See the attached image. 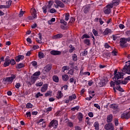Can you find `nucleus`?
<instances>
[{
  "label": "nucleus",
  "instance_id": "obj_15",
  "mask_svg": "<svg viewBox=\"0 0 130 130\" xmlns=\"http://www.w3.org/2000/svg\"><path fill=\"white\" fill-rule=\"evenodd\" d=\"M117 84L119 85H126L127 84L128 82L125 80V79H124V80H119L116 82Z\"/></svg>",
  "mask_w": 130,
  "mask_h": 130
},
{
  "label": "nucleus",
  "instance_id": "obj_3",
  "mask_svg": "<svg viewBox=\"0 0 130 130\" xmlns=\"http://www.w3.org/2000/svg\"><path fill=\"white\" fill-rule=\"evenodd\" d=\"M125 63L127 64H125L122 68L123 71V72H125L127 75H130V60L126 61Z\"/></svg>",
  "mask_w": 130,
  "mask_h": 130
},
{
  "label": "nucleus",
  "instance_id": "obj_53",
  "mask_svg": "<svg viewBox=\"0 0 130 130\" xmlns=\"http://www.w3.org/2000/svg\"><path fill=\"white\" fill-rule=\"evenodd\" d=\"M52 22H55V18H52L51 20L49 21L48 22V23L50 25H51V23H52Z\"/></svg>",
  "mask_w": 130,
  "mask_h": 130
},
{
  "label": "nucleus",
  "instance_id": "obj_7",
  "mask_svg": "<svg viewBox=\"0 0 130 130\" xmlns=\"http://www.w3.org/2000/svg\"><path fill=\"white\" fill-rule=\"evenodd\" d=\"M104 128L106 130H114V126L112 123H108L105 124Z\"/></svg>",
  "mask_w": 130,
  "mask_h": 130
},
{
  "label": "nucleus",
  "instance_id": "obj_34",
  "mask_svg": "<svg viewBox=\"0 0 130 130\" xmlns=\"http://www.w3.org/2000/svg\"><path fill=\"white\" fill-rule=\"evenodd\" d=\"M116 89L118 91H120V92H124V90H123V89H122V88H121V87H120V85H117Z\"/></svg>",
  "mask_w": 130,
  "mask_h": 130
},
{
  "label": "nucleus",
  "instance_id": "obj_38",
  "mask_svg": "<svg viewBox=\"0 0 130 130\" xmlns=\"http://www.w3.org/2000/svg\"><path fill=\"white\" fill-rule=\"evenodd\" d=\"M39 57L41 59L42 58H44V54L42 52H39L38 54Z\"/></svg>",
  "mask_w": 130,
  "mask_h": 130
},
{
  "label": "nucleus",
  "instance_id": "obj_42",
  "mask_svg": "<svg viewBox=\"0 0 130 130\" xmlns=\"http://www.w3.org/2000/svg\"><path fill=\"white\" fill-rule=\"evenodd\" d=\"M70 19V13H66L65 14V21H69Z\"/></svg>",
  "mask_w": 130,
  "mask_h": 130
},
{
  "label": "nucleus",
  "instance_id": "obj_39",
  "mask_svg": "<svg viewBox=\"0 0 130 130\" xmlns=\"http://www.w3.org/2000/svg\"><path fill=\"white\" fill-rule=\"evenodd\" d=\"M42 10L44 14H46L47 13V7L46 6H44L42 7Z\"/></svg>",
  "mask_w": 130,
  "mask_h": 130
},
{
  "label": "nucleus",
  "instance_id": "obj_35",
  "mask_svg": "<svg viewBox=\"0 0 130 130\" xmlns=\"http://www.w3.org/2000/svg\"><path fill=\"white\" fill-rule=\"evenodd\" d=\"M72 59L73 61H77V60H78V56H77V54H73L72 55Z\"/></svg>",
  "mask_w": 130,
  "mask_h": 130
},
{
  "label": "nucleus",
  "instance_id": "obj_37",
  "mask_svg": "<svg viewBox=\"0 0 130 130\" xmlns=\"http://www.w3.org/2000/svg\"><path fill=\"white\" fill-rule=\"evenodd\" d=\"M41 75V72L40 71H37L35 72L33 75V77H39V76H40Z\"/></svg>",
  "mask_w": 130,
  "mask_h": 130
},
{
  "label": "nucleus",
  "instance_id": "obj_43",
  "mask_svg": "<svg viewBox=\"0 0 130 130\" xmlns=\"http://www.w3.org/2000/svg\"><path fill=\"white\" fill-rule=\"evenodd\" d=\"M60 23H61V24H63V25H64V26H67V25H68V22H67L66 21H64V19H61L60 20Z\"/></svg>",
  "mask_w": 130,
  "mask_h": 130
},
{
  "label": "nucleus",
  "instance_id": "obj_55",
  "mask_svg": "<svg viewBox=\"0 0 130 130\" xmlns=\"http://www.w3.org/2000/svg\"><path fill=\"white\" fill-rule=\"evenodd\" d=\"M67 124L70 127H73V126H74V124L72 122H68Z\"/></svg>",
  "mask_w": 130,
  "mask_h": 130
},
{
  "label": "nucleus",
  "instance_id": "obj_23",
  "mask_svg": "<svg viewBox=\"0 0 130 130\" xmlns=\"http://www.w3.org/2000/svg\"><path fill=\"white\" fill-rule=\"evenodd\" d=\"M83 117H84V115H83L82 113H79L77 116V118L79 121H82Z\"/></svg>",
  "mask_w": 130,
  "mask_h": 130
},
{
  "label": "nucleus",
  "instance_id": "obj_60",
  "mask_svg": "<svg viewBox=\"0 0 130 130\" xmlns=\"http://www.w3.org/2000/svg\"><path fill=\"white\" fill-rule=\"evenodd\" d=\"M112 55L114 56H116L117 55V51L114 50L112 52Z\"/></svg>",
  "mask_w": 130,
  "mask_h": 130
},
{
  "label": "nucleus",
  "instance_id": "obj_36",
  "mask_svg": "<svg viewBox=\"0 0 130 130\" xmlns=\"http://www.w3.org/2000/svg\"><path fill=\"white\" fill-rule=\"evenodd\" d=\"M33 107V105L30 103H28L26 105V108L27 109H29L30 108H32Z\"/></svg>",
  "mask_w": 130,
  "mask_h": 130
},
{
  "label": "nucleus",
  "instance_id": "obj_61",
  "mask_svg": "<svg viewBox=\"0 0 130 130\" xmlns=\"http://www.w3.org/2000/svg\"><path fill=\"white\" fill-rule=\"evenodd\" d=\"M20 87H21V83H17L15 85V88H16V89H19Z\"/></svg>",
  "mask_w": 130,
  "mask_h": 130
},
{
  "label": "nucleus",
  "instance_id": "obj_63",
  "mask_svg": "<svg viewBox=\"0 0 130 130\" xmlns=\"http://www.w3.org/2000/svg\"><path fill=\"white\" fill-rule=\"evenodd\" d=\"M105 47L106 48H111V47L109 45V44H108V43H106L105 44V45H104Z\"/></svg>",
  "mask_w": 130,
  "mask_h": 130
},
{
  "label": "nucleus",
  "instance_id": "obj_30",
  "mask_svg": "<svg viewBox=\"0 0 130 130\" xmlns=\"http://www.w3.org/2000/svg\"><path fill=\"white\" fill-rule=\"evenodd\" d=\"M83 42L85 44L87 45V46H90V45H91V43L90 42V40L89 39H86L84 40Z\"/></svg>",
  "mask_w": 130,
  "mask_h": 130
},
{
  "label": "nucleus",
  "instance_id": "obj_58",
  "mask_svg": "<svg viewBox=\"0 0 130 130\" xmlns=\"http://www.w3.org/2000/svg\"><path fill=\"white\" fill-rule=\"evenodd\" d=\"M24 12H25V11H21L19 12L18 16L20 18H21V17H23V15H24Z\"/></svg>",
  "mask_w": 130,
  "mask_h": 130
},
{
  "label": "nucleus",
  "instance_id": "obj_1",
  "mask_svg": "<svg viewBox=\"0 0 130 130\" xmlns=\"http://www.w3.org/2000/svg\"><path fill=\"white\" fill-rule=\"evenodd\" d=\"M126 74L125 72H123V69H122L121 72H117V70H116L114 73L113 81H119L120 79H123V76Z\"/></svg>",
  "mask_w": 130,
  "mask_h": 130
},
{
  "label": "nucleus",
  "instance_id": "obj_51",
  "mask_svg": "<svg viewBox=\"0 0 130 130\" xmlns=\"http://www.w3.org/2000/svg\"><path fill=\"white\" fill-rule=\"evenodd\" d=\"M78 109H80V107L78 106L71 108L72 111H75V110H78Z\"/></svg>",
  "mask_w": 130,
  "mask_h": 130
},
{
  "label": "nucleus",
  "instance_id": "obj_49",
  "mask_svg": "<svg viewBox=\"0 0 130 130\" xmlns=\"http://www.w3.org/2000/svg\"><path fill=\"white\" fill-rule=\"evenodd\" d=\"M112 32V30L109 28H106L105 31H104V33H111Z\"/></svg>",
  "mask_w": 130,
  "mask_h": 130
},
{
  "label": "nucleus",
  "instance_id": "obj_50",
  "mask_svg": "<svg viewBox=\"0 0 130 130\" xmlns=\"http://www.w3.org/2000/svg\"><path fill=\"white\" fill-rule=\"evenodd\" d=\"M105 85V83L103 82L102 81H101L99 83V87H103Z\"/></svg>",
  "mask_w": 130,
  "mask_h": 130
},
{
  "label": "nucleus",
  "instance_id": "obj_27",
  "mask_svg": "<svg viewBox=\"0 0 130 130\" xmlns=\"http://www.w3.org/2000/svg\"><path fill=\"white\" fill-rule=\"evenodd\" d=\"M31 15L35 19H37V13H36V10L35 9L32 10Z\"/></svg>",
  "mask_w": 130,
  "mask_h": 130
},
{
  "label": "nucleus",
  "instance_id": "obj_20",
  "mask_svg": "<svg viewBox=\"0 0 130 130\" xmlns=\"http://www.w3.org/2000/svg\"><path fill=\"white\" fill-rule=\"evenodd\" d=\"M112 119H113V115L110 114L108 115L107 117V122L108 123H111V121H112Z\"/></svg>",
  "mask_w": 130,
  "mask_h": 130
},
{
  "label": "nucleus",
  "instance_id": "obj_57",
  "mask_svg": "<svg viewBox=\"0 0 130 130\" xmlns=\"http://www.w3.org/2000/svg\"><path fill=\"white\" fill-rule=\"evenodd\" d=\"M93 84H94V81H93L92 80H90L88 81V86H91V85H93Z\"/></svg>",
  "mask_w": 130,
  "mask_h": 130
},
{
  "label": "nucleus",
  "instance_id": "obj_41",
  "mask_svg": "<svg viewBox=\"0 0 130 130\" xmlns=\"http://www.w3.org/2000/svg\"><path fill=\"white\" fill-rule=\"evenodd\" d=\"M51 93H52L51 91L50 90L47 91V92L45 94V97H48V96H50V95L51 94Z\"/></svg>",
  "mask_w": 130,
  "mask_h": 130
},
{
  "label": "nucleus",
  "instance_id": "obj_13",
  "mask_svg": "<svg viewBox=\"0 0 130 130\" xmlns=\"http://www.w3.org/2000/svg\"><path fill=\"white\" fill-rule=\"evenodd\" d=\"M120 1L119 0H113L112 1V3L110 4V5H111L112 8L113 7H116L117 6H118L119 5Z\"/></svg>",
  "mask_w": 130,
  "mask_h": 130
},
{
  "label": "nucleus",
  "instance_id": "obj_59",
  "mask_svg": "<svg viewBox=\"0 0 130 130\" xmlns=\"http://www.w3.org/2000/svg\"><path fill=\"white\" fill-rule=\"evenodd\" d=\"M56 10L53 8L51 9L50 10V13H51V14H54V13H56Z\"/></svg>",
  "mask_w": 130,
  "mask_h": 130
},
{
  "label": "nucleus",
  "instance_id": "obj_32",
  "mask_svg": "<svg viewBox=\"0 0 130 130\" xmlns=\"http://www.w3.org/2000/svg\"><path fill=\"white\" fill-rule=\"evenodd\" d=\"M69 69H70V68H69V66H63L62 68V71H61V72H62V73H64V72H66V71H69Z\"/></svg>",
  "mask_w": 130,
  "mask_h": 130
},
{
  "label": "nucleus",
  "instance_id": "obj_46",
  "mask_svg": "<svg viewBox=\"0 0 130 130\" xmlns=\"http://www.w3.org/2000/svg\"><path fill=\"white\" fill-rule=\"evenodd\" d=\"M43 96V94L38 92L37 93V94L35 95L36 98H39V97H41Z\"/></svg>",
  "mask_w": 130,
  "mask_h": 130
},
{
  "label": "nucleus",
  "instance_id": "obj_2",
  "mask_svg": "<svg viewBox=\"0 0 130 130\" xmlns=\"http://www.w3.org/2000/svg\"><path fill=\"white\" fill-rule=\"evenodd\" d=\"M17 78V76L16 75H12L11 77H8L4 78L3 79V82L5 85H7V84L12 83V82L14 81V80Z\"/></svg>",
  "mask_w": 130,
  "mask_h": 130
},
{
  "label": "nucleus",
  "instance_id": "obj_6",
  "mask_svg": "<svg viewBox=\"0 0 130 130\" xmlns=\"http://www.w3.org/2000/svg\"><path fill=\"white\" fill-rule=\"evenodd\" d=\"M122 119H128L130 118V112L125 111L121 115Z\"/></svg>",
  "mask_w": 130,
  "mask_h": 130
},
{
  "label": "nucleus",
  "instance_id": "obj_19",
  "mask_svg": "<svg viewBox=\"0 0 130 130\" xmlns=\"http://www.w3.org/2000/svg\"><path fill=\"white\" fill-rule=\"evenodd\" d=\"M114 81H112L110 83V85L111 87L113 88L114 90H115V87H114L115 86V85H116V86H118L119 84H117L116 83L118 80H114Z\"/></svg>",
  "mask_w": 130,
  "mask_h": 130
},
{
  "label": "nucleus",
  "instance_id": "obj_22",
  "mask_svg": "<svg viewBox=\"0 0 130 130\" xmlns=\"http://www.w3.org/2000/svg\"><path fill=\"white\" fill-rule=\"evenodd\" d=\"M69 79H70L69 75L67 74H64L62 76V80L64 81V82H67V81L69 80Z\"/></svg>",
  "mask_w": 130,
  "mask_h": 130
},
{
  "label": "nucleus",
  "instance_id": "obj_48",
  "mask_svg": "<svg viewBox=\"0 0 130 130\" xmlns=\"http://www.w3.org/2000/svg\"><path fill=\"white\" fill-rule=\"evenodd\" d=\"M75 21H76V18H75V17H71L70 18L69 23H71L72 24H73L75 23Z\"/></svg>",
  "mask_w": 130,
  "mask_h": 130
},
{
  "label": "nucleus",
  "instance_id": "obj_45",
  "mask_svg": "<svg viewBox=\"0 0 130 130\" xmlns=\"http://www.w3.org/2000/svg\"><path fill=\"white\" fill-rule=\"evenodd\" d=\"M52 5H53V2H52V1H49L48 5H47L48 8H49V9H51Z\"/></svg>",
  "mask_w": 130,
  "mask_h": 130
},
{
  "label": "nucleus",
  "instance_id": "obj_12",
  "mask_svg": "<svg viewBox=\"0 0 130 130\" xmlns=\"http://www.w3.org/2000/svg\"><path fill=\"white\" fill-rule=\"evenodd\" d=\"M47 89H48V84L47 83L44 84L41 88V91L44 93V92H46Z\"/></svg>",
  "mask_w": 130,
  "mask_h": 130
},
{
  "label": "nucleus",
  "instance_id": "obj_54",
  "mask_svg": "<svg viewBox=\"0 0 130 130\" xmlns=\"http://www.w3.org/2000/svg\"><path fill=\"white\" fill-rule=\"evenodd\" d=\"M70 101H71L70 100L69 98H67L66 99H64V100L62 101L63 102H64V103H69V102H70Z\"/></svg>",
  "mask_w": 130,
  "mask_h": 130
},
{
  "label": "nucleus",
  "instance_id": "obj_44",
  "mask_svg": "<svg viewBox=\"0 0 130 130\" xmlns=\"http://www.w3.org/2000/svg\"><path fill=\"white\" fill-rule=\"evenodd\" d=\"M15 64H16V61H15V59H10V64L11 66H15Z\"/></svg>",
  "mask_w": 130,
  "mask_h": 130
},
{
  "label": "nucleus",
  "instance_id": "obj_4",
  "mask_svg": "<svg viewBox=\"0 0 130 130\" xmlns=\"http://www.w3.org/2000/svg\"><path fill=\"white\" fill-rule=\"evenodd\" d=\"M58 126V121L56 120H52L48 125L49 127L51 128V127H53V128H57V126Z\"/></svg>",
  "mask_w": 130,
  "mask_h": 130
},
{
  "label": "nucleus",
  "instance_id": "obj_62",
  "mask_svg": "<svg viewBox=\"0 0 130 130\" xmlns=\"http://www.w3.org/2000/svg\"><path fill=\"white\" fill-rule=\"evenodd\" d=\"M7 5L6 6H8V8H10V6H11V5H12V1L9 0L8 2H7Z\"/></svg>",
  "mask_w": 130,
  "mask_h": 130
},
{
  "label": "nucleus",
  "instance_id": "obj_47",
  "mask_svg": "<svg viewBox=\"0 0 130 130\" xmlns=\"http://www.w3.org/2000/svg\"><path fill=\"white\" fill-rule=\"evenodd\" d=\"M43 85V82H38L36 84V87H41V86Z\"/></svg>",
  "mask_w": 130,
  "mask_h": 130
},
{
  "label": "nucleus",
  "instance_id": "obj_28",
  "mask_svg": "<svg viewBox=\"0 0 130 130\" xmlns=\"http://www.w3.org/2000/svg\"><path fill=\"white\" fill-rule=\"evenodd\" d=\"M52 79L53 81L55 82V83H58V82H59V79L58 78V76L56 75H54Z\"/></svg>",
  "mask_w": 130,
  "mask_h": 130
},
{
  "label": "nucleus",
  "instance_id": "obj_21",
  "mask_svg": "<svg viewBox=\"0 0 130 130\" xmlns=\"http://www.w3.org/2000/svg\"><path fill=\"white\" fill-rule=\"evenodd\" d=\"M39 39H40V40H39V39H38V38H36V40L37 41V42H38V43H40V44H41V43H42V41L41 40H42V35H41V33H39Z\"/></svg>",
  "mask_w": 130,
  "mask_h": 130
},
{
  "label": "nucleus",
  "instance_id": "obj_8",
  "mask_svg": "<svg viewBox=\"0 0 130 130\" xmlns=\"http://www.w3.org/2000/svg\"><path fill=\"white\" fill-rule=\"evenodd\" d=\"M126 39L125 38H122L120 39V45L121 47H126L127 45H126Z\"/></svg>",
  "mask_w": 130,
  "mask_h": 130
},
{
  "label": "nucleus",
  "instance_id": "obj_40",
  "mask_svg": "<svg viewBox=\"0 0 130 130\" xmlns=\"http://www.w3.org/2000/svg\"><path fill=\"white\" fill-rule=\"evenodd\" d=\"M74 69H71L70 70H69L67 74H68V75H71V76H73V75H74Z\"/></svg>",
  "mask_w": 130,
  "mask_h": 130
},
{
  "label": "nucleus",
  "instance_id": "obj_5",
  "mask_svg": "<svg viewBox=\"0 0 130 130\" xmlns=\"http://www.w3.org/2000/svg\"><path fill=\"white\" fill-rule=\"evenodd\" d=\"M112 6L108 5L106 7L104 8V13L106 15H109L111 13V9H112Z\"/></svg>",
  "mask_w": 130,
  "mask_h": 130
},
{
  "label": "nucleus",
  "instance_id": "obj_10",
  "mask_svg": "<svg viewBox=\"0 0 130 130\" xmlns=\"http://www.w3.org/2000/svg\"><path fill=\"white\" fill-rule=\"evenodd\" d=\"M10 64V59L9 56H7L5 58V62L3 64L4 68H7V67H9Z\"/></svg>",
  "mask_w": 130,
  "mask_h": 130
},
{
  "label": "nucleus",
  "instance_id": "obj_17",
  "mask_svg": "<svg viewBox=\"0 0 130 130\" xmlns=\"http://www.w3.org/2000/svg\"><path fill=\"white\" fill-rule=\"evenodd\" d=\"M15 59L16 62H19L20 60H23L24 59V55H19L15 57Z\"/></svg>",
  "mask_w": 130,
  "mask_h": 130
},
{
  "label": "nucleus",
  "instance_id": "obj_64",
  "mask_svg": "<svg viewBox=\"0 0 130 130\" xmlns=\"http://www.w3.org/2000/svg\"><path fill=\"white\" fill-rule=\"evenodd\" d=\"M26 117H31V112L26 113Z\"/></svg>",
  "mask_w": 130,
  "mask_h": 130
},
{
  "label": "nucleus",
  "instance_id": "obj_29",
  "mask_svg": "<svg viewBox=\"0 0 130 130\" xmlns=\"http://www.w3.org/2000/svg\"><path fill=\"white\" fill-rule=\"evenodd\" d=\"M24 67H25V64L23 63H19L16 66V69H22Z\"/></svg>",
  "mask_w": 130,
  "mask_h": 130
},
{
  "label": "nucleus",
  "instance_id": "obj_9",
  "mask_svg": "<svg viewBox=\"0 0 130 130\" xmlns=\"http://www.w3.org/2000/svg\"><path fill=\"white\" fill-rule=\"evenodd\" d=\"M91 11V6L90 5H86L83 7V12L84 14H88Z\"/></svg>",
  "mask_w": 130,
  "mask_h": 130
},
{
  "label": "nucleus",
  "instance_id": "obj_24",
  "mask_svg": "<svg viewBox=\"0 0 130 130\" xmlns=\"http://www.w3.org/2000/svg\"><path fill=\"white\" fill-rule=\"evenodd\" d=\"M63 96V94H62V93H61V91L58 90L57 93L56 98H57V99H60Z\"/></svg>",
  "mask_w": 130,
  "mask_h": 130
},
{
  "label": "nucleus",
  "instance_id": "obj_11",
  "mask_svg": "<svg viewBox=\"0 0 130 130\" xmlns=\"http://www.w3.org/2000/svg\"><path fill=\"white\" fill-rule=\"evenodd\" d=\"M55 3L57 5V6L55 7V8H58V7H59L60 8L64 7V4H63V3L60 1L56 0L55 1Z\"/></svg>",
  "mask_w": 130,
  "mask_h": 130
},
{
  "label": "nucleus",
  "instance_id": "obj_18",
  "mask_svg": "<svg viewBox=\"0 0 130 130\" xmlns=\"http://www.w3.org/2000/svg\"><path fill=\"white\" fill-rule=\"evenodd\" d=\"M63 37V35L62 34H58L56 35L53 36L52 38V39H59L60 38H62Z\"/></svg>",
  "mask_w": 130,
  "mask_h": 130
},
{
  "label": "nucleus",
  "instance_id": "obj_26",
  "mask_svg": "<svg viewBox=\"0 0 130 130\" xmlns=\"http://www.w3.org/2000/svg\"><path fill=\"white\" fill-rule=\"evenodd\" d=\"M69 98L70 101H73V100L77 99V95H76V94H73L71 95H70Z\"/></svg>",
  "mask_w": 130,
  "mask_h": 130
},
{
  "label": "nucleus",
  "instance_id": "obj_56",
  "mask_svg": "<svg viewBox=\"0 0 130 130\" xmlns=\"http://www.w3.org/2000/svg\"><path fill=\"white\" fill-rule=\"evenodd\" d=\"M93 106H94V107H96V108H98V109L100 110L101 107H100V105H99V104H94Z\"/></svg>",
  "mask_w": 130,
  "mask_h": 130
},
{
  "label": "nucleus",
  "instance_id": "obj_14",
  "mask_svg": "<svg viewBox=\"0 0 130 130\" xmlns=\"http://www.w3.org/2000/svg\"><path fill=\"white\" fill-rule=\"evenodd\" d=\"M51 69H52V65L49 63L47 64L45 67V71L46 73H49L51 70Z\"/></svg>",
  "mask_w": 130,
  "mask_h": 130
},
{
  "label": "nucleus",
  "instance_id": "obj_52",
  "mask_svg": "<svg viewBox=\"0 0 130 130\" xmlns=\"http://www.w3.org/2000/svg\"><path fill=\"white\" fill-rule=\"evenodd\" d=\"M84 38H90V36L87 34H84L81 37V39H84Z\"/></svg>",
  "mask_w": 130,
  "mask_h": 130
},
{
  "label": "nucleus",
  "instance_id": "obj_33",
  "mask_svg": "<svg viewBox=\"0 0 130 130\" xmlns=\"http://www.w3.org/2000/svg\"><path fill=\"white\" fill-rule=\"evenodd\" d=\"M93 125L95 127V129L99 130V122H98V121H95Z\"/></svg>",
  "mask_w": 130,
  "mask_h": 130
},
{
  "label": "nucleus",
  "instance_id": "obj_16",
  "mask_svg": "<svg viewBox=\"0 0 130 130\" xmlns=\"http://www.w3.org/2000/svg\"><path fill=\"white\" fill-rule=\"evenodd\" d=\"M50 54L52 55H60V54H61V52L57 50H52L50 51Z\"/></svg>",
  "mask_w": 130,
  "mask_h": 130
},
{
  "label": "nucleus",
  "instance_id": "obj_31",
  "mask_svg": "<svg viewBox=\"0 0 130 130\" xmlns=\"http://www.w3.org/2000/svg\"><path fill=\"white\" fill-rule=\"evenodd\" d=\"M36 80H37V77H35V76H31L30 79V82L32 84H35L36 82Z\"/></svg>",
  "mask_w": 130,
  "mask_h": 130
},
{
  "label": "nucleus",
  "instance_id": "obj_25",
  "mask_svg": "<svg viewBox=\"0 0 130 130\" xmlns=\"http://www.w3.org/2000/svg\"><path fill=\"white\" fill-rule=\"evenodd\" d=\"M109 107L114 110H117L118 108V106L116 104H111L110 105Z\"/></svg>",
  "mask_w": 130,
  "mask_h": 130
}]
</instances>
